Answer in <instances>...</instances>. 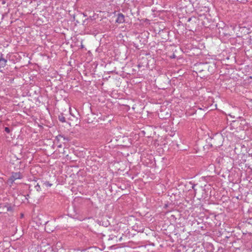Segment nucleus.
<instances>
[{
  "label": "nucleus",
  "mask_w": 252,
  "mask_h": 252,
  "mask_svg": "<svg viewBox=\"0 0 252 252\" xmlns=\"http://www.w3.org/2000/svg\"><path fill=\"white\" fill-rule=\"evenodd\" d=\"M35 188L36 189V190L37 191H39L40 189V186L38 185V184H37L36 186H35Z\"/></svg>",
  "instance_id": "9"
},
{
  "label": "nucleus",
  "mask_w": 252,
  "mask_h": 252,
  "mask_svg": "<svg viewBox=\"0 0 252 252\" xmlns=\"http://www.w3.org/2000/svg\"><path fill=\"white\" fill-rule=\"evenodd\" d=\"M56 139L58 141H61L63 143H65L69 141L68 137H65L64 136L61 134L56 136Z\"/></svg>",
  "instance_id": "2"
},
{
  "label": "nucleus",
  "mask_w": 252,
  "mask_h": 252,
  "mask_svg": "<svg viewBox=\"0 0 252 252\" xmlns=\"http://www.w3.org/2000/svg\"><path fill=\"white\" fill-rule=\"evenodd\" d=\"M4 130L7 133H9L10 132V129L8 127H5V128H4Z\"/></svg>",
  "instance_id": "7"
},
{
  "label": "nucleus",
  "mask_w": 252,
  "mask_h": 252,
  "mask_svg": "<svg viewBox=\"0 0 252 252\" xmlns=\"http://www.w3.org/2000/svg\"><path fill=\"white\" fill-rule=\"evenodd\" d=\"M58 147H61V145H59V146H58Z\"/></svg>",
  "instance_id": "12"
},
{
  "label": "nucleus",
  "mask_w": 252,
  "mask_h": 252,
  "mask_svg": "<svg viewBox=\"0 0 252 252\" xmlns=\"http://www.w3.org/2000/svg\"><path fill=\"white\" fill-rule=\"evenodd\" d=\"M43 185L46 187H50L52 186V184L50 183L48 181H46L45 182H44L43 183Z\"/></svg>",
  "instance_id": "6"
},
{
  "label": "nucleus",
  "mask_w": 252,
  "mask_h": 252,
  "mask_svg": "<svg viewBox=\"0 0 252 252\" xmlns=\"http://www.w3.org/2000/svg\"><path fill=\"white\" fill-rule=\"evenodd\" d=\"M5 207H6L7 211H9L12 210V208H11V206H5Z\"/></svg>",
  "instance_id": "8"
},
{
  "label": "nucleus",
  "mask_w": 252,
  "mask_h": 252,
  "mask_svg": "<svg viewBox=\"0 0 252 252\" xmlns=\"http://www.w3.org/2000/svg\"><path fill=\"white\" fill-rule=\"evenodd\" d=\"M59 120L62 122V123H64L65 122V118L63 115H61L59 116Z\"/></svg>",
  "instance_id": "5"
},
{
  "label": "nucleus",
  "mask_w": 252,
  "mask_h": 252,
  "mask_svg": "<svg viewBox=\"0 0 252 252\" xmlns=\"http://www.w3.org/2000/svg\"><path fill=\"white\" fill-rule=\"evenodd\" d=\"M81 47L82 48H83L84 47V46L83 44H81Z\"/></svg>",
  "instance_id": "11"
},
{
  "label": "nucleus",
  "mask_w": 252,
  "mask_h": 252,
  "mask_svg": "<svg viewBox=\"0 0 252 252\" xmlns=\"http://www.w3.org/2000/svg\"><path fill=\"white\" fill-rule=\"evenodd\" d=\"M24 177L23 174L20 172L11 173V175L7 180L8 184L11 186L17 179H21Z\"/></svg>",
  "instance_id": "1"
},
{
  "label": "nucleus",
  "mask_w": 252,
  "mask_h": 252,
  "mask_svg": "<svg viewBox=\"0 0 252 252\" xmlns=\"http://www.w3.org/2000/svg\"><path fill=\"white\" fill-rule=\"evenodd\" d=\"M125 21V17L124 15L121 13H119L117 15V18L116 22L119 24H122Z\"/></svg>",
  "instance_id": "3"
},
{
  "label": "nucleus",
  "mask_w": 252,
  "mask_h": 252,
  "mask_svg": "<svg viewBox=\"0 0 252 252\" xmlns=\"http://www.w3.org/2000/svg\"><path fill=\"white\" fill-rule=\"evenodd\" d=\"M3 55L1 54L0 58V68L4 67L6 65L7 60L3 58Z\"/></svg>",
  "instance_id": "4"
},
{
  "label": "nucleus",
  "mask_w": 252,
  "mask_h": 252,
  "mask_svg": "<svg viewBox=\"0 0 252 252\" xmlns=\"http://www.w3.org/2000/svg\"><path fill=\"white\" fill-rule=\"evenodd\" d=\"M195 185H193V186H192V189H193L194 190H195V189H194V187H195Z\"/></svg>",
  "instance_id": "10"
}]
</instances>
